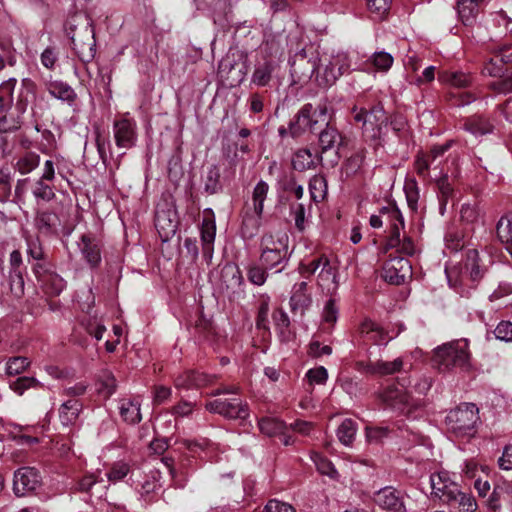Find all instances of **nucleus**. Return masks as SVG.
Listing matches in <instances>:
<instances>
[{
    "mask_svg": "<svg viewBox=\"0 0 512 512\" xmlns=\"http://www.w3.org/2000/svg\"><path fill=\"white\" fill-rule=\"evenodd\" d=\"M16 84L17 80L10 78L0 85V112H5L0 118V132L4 135L20 128L22 115L36 100V84L31 79H22L15 96Z\"/></svg>",
    "mask_w": 512,
    "mask_h": 512,
    "instance_id": "f257e3e1",
    "label": "nucleus"
},
{
    "mask_svg": "<svg viewBox=\"0 0 512 512\" xmlns=\"http://www.w3.org/2000/svg\"><path fill=\"white\" fill-rule=\"evenodd\" d=\"M470 360L469 342L465 338L444 343L433 350L432 363L440 372L454 368L469 370Z\"/></svg>",
    "mask_w": 512,
    "mask_h": 512,
    "instance_id": "f03ea898",
    "label": "nucleus"
},
{
    "mask_svg": "<svg viewBox=\"0 0 512 512\" xmlns=\"http://www.w3.org/2000/svg\"><path fill=\"white\" fill-rule=\"evenodd\" d=\"M289 238L285 233H265L260 239V262L281 272L289 260Z\"/></svg>",
    "mask_w": 512,
    "mask_h": 512,
    "instance_id": "7ed1b4c3",
    "label": "nucleus"
},
{
    "mask_svg": "<svg viewBox=\"0 0 512 512\" xmlns=\"http://www.w3.org/2000/svg\"><path fill=\"white\" fill-rule=\"evenodd\" d=\"M328 109L326 105L313 107L312 104H305L289 124V132L292 137H298L306 131L314 132L322 126L327 125Z\"/></svg>",
    "mask_w": 512,
    "mask_h": 512,
    "instance_id": "20e7f679",
    "label": "nucleus"
},
{
    "mask_svg": "<svg viewBox=\"0 0 512 512\" xmlns=\"http://www.w3.org/2000/svg\"><path fill=\"white\" fill-rule=\"evenodd\" d=\"M479 420L478 408L473 403H464L449 411L445 417L448 431L456 437L470 435Z\"/></svg>",
    "mask_w": 512,
    "mask_h": 512,
    "instance_id": "39448f33",
    "label": "nucleus"
},
{
    "mask_svg": "<svg viewBox=\"0 0 512 512\" xmlns=\"http://www.w3.org/2000/svg\"><path fill=\"white\" fill-rule=\"evenodd\" d=\"M382 213L387 215L390 221V236L387 239V248H397L402 254L414 255L417 251L414 241L406 236L401 238L404 220L400 210L395 205H389L382 208Z\"/></svg>",
    "mask_w": 512,
    "mask_h": 512,
    "instance_id": "423d86ee",
    "label": "nucleus"
},
{
    "mask_svg": "<svg viewBox=\"0 0 512 512\" xmlns=\"http://www.w3.org/2000/svg\"><path fill=\"white\" fill-rule=\"evenodd\" d=\"M352 61L348 53L337 52L332 54L324 64L322 72H318L315 77L316 82L321 87L333 85L342 75L351 71Z\"/></svg>",
    "mask_w": 512,
    "mask_h": 512,
    "instance_id": "0eeeda50",
    "label": "nucleus"
},
{
    "mask_svg": "<svg viewBox=\"0 0 512 512\" xmlns=\"http://www.w3.org/2000/svg\"><path fill=\"white\" fill-rule=\"evenodd\" d=\"M352 114L357 123H362L363 131L371 133L372 138H378L382 128L387 125L386 113L380 105L372 107L369 111L354 106Z\"/></svg>",
    "mask_w": 512,
    "mask_h": 512,
    "instance_id": "6e6552de",
    "label": "nucleus"
},
{
    "mask_svg": "<svg viewBox=\"0 0 512 512\" xmlns=\"http://www.w3.org/2000/svg\"><path fill=\"white\" fill-rule=\"evenodd\" d=\"M318 62L319 58L316 54L308 56L304 49L296 53L290 61L294 82H305L311 79L315 73L317 75L318 72H321Z\"/></svg>",
    "mask_w": 512,
    "mask_h": 512,
    "instance_id": "1a4fd4ad",
    "label": "nucleus"
},
{
    "mask_svg": "<svg viewBox=\"0 0 512 512\" xmlns=\"http://www.w3.org/2000/svg\"><path fill=\"white\" fill-rule=\"evenodd\" d=\"M33 272L46 294L57 296L64 290L66 282L51 269L50 264L38 262L33 266Z\"/></svg>",
    "mask_w": 512,
    "mask_h": 512,
    "instance_id": "9d476101",
    "label": "nucleus"
},
{
    "mask_svg": "<svg viewBox=\"0 0 512 512\" xmlns=\"http://www.w3.org/2000/svg\"><path fill=\"white\" fill-rule=\"evenodd\" d=\"M206 409L229 419H245L249 415L247 403L237 397L209 401Z\"/></svg>",
    "mask_w": 512,
    "mask_h": 512,
    "instance_id": "9b49d317",
    "label": "nucleus"
},
{
    "mask_svg": "<svg viewBox=\"0 0 512 512\" xmlns=\"http://www.w3.org/2000/svg\"><path fill=\"white\" fill-rule=\"evenodd\" d=\"M113 136L116 146L121 149H130L137 142V124L136 121L123 115L113 123Z\"/></svg>",
    "mask_w": 512,
    "mask_h": 512,
    "instance_id": "f8f14e48",
    "label": "nucleus"
},
{
    "mask_svg": "<svg viewBox=\"0 0 512 512\" xmlns=\"http://www.w3.org/2000/svg\"><path fill=\"white\" fill-rule=\"evenodd\" d=\"M381 401L389 408L403 414H409L411 411V396L403 384L390 385L386 387L379 395Z\"/></svg>",
    "mask_w": 512,
    "mask_h": 512,
    "instance_id": "ddd939ff",
    "label": "nucleus"
},
{
    "mask_svg": "<svg viewBox=\"0 0 512 512\" xmlns=\"http://www.w3.org/2000/svg\"><path fill=\"white\" fill-rule=\"evenodd\" d=\"M412 275V266L408 259L403 257H393L387 260L382 268V278L394 285L405 282Z\"/></svg>",
    "mask_w": 512,
    "mask_h": 512,
    "instance_id": "4468645a",
    "label": "nucleus"
},
{
    "mask_svg": "<svg viewBox=\"0 0 512 512\" xmlns=\"http://www.w3.org/2000/svg\"><path fill=\"white\" fill-rule=\"evenodd\" d=\"M155 227L163 242L172 238L178 228L176 211L171 207L158 206L155 213Z\"/></svg>",
    "mask_w": 512,
    "mask_h": 512,
    "instance_id": "2eb2a0df",
    "label": "nucleus"
},
{
    "mask_svg": "<svg viewBox=\"0 0 512 512\" xmlns=\"http://www.w3.org/2000/svg\"><path fill=\"white\" fill-rule=\"evenodd\" d=\"M41 477L33 467H22L14 473L13 490L17 496L34 491L40 485Z\"/></svg>",
    "mask_w": 512,
    "mask_h": 512,
    "instance_id": "dca6fc26",
    "label": "nucleus"
},
{
    "mask_svg": "<svg viewBox=\"0 0 512 512\" xmlns=\"http://www.w3.org/2000/svg\"><path fill=\"white\" fill-rule=\"evenodd\" d=\"M373 501L384 510L402 512L405 509L403 496L391 486L381 488L375 492Z\"/></svg>",
    "mask_w": 512,
    "mask_h": 512,
    "instance_id": "f3484780",
    "label": "nucleus"
},
{
    "mask_svg": "<svg viewBox=\"0 0 512 512\" xmlns=\"http://www.w3.org/2000/svg\"><path fill=\"white\" fill-rule=\"evenodd\" d=\"M430 485L432 488V496L438 498L444 504L459 488L458 485L451 480L447 471H440L430 476Z\"/></svg>",
    "mask_w": 512,
    "mask_h": 512,
    "instance_id": "a211bd4d",
    "label": "nucleus"
},
{
    "mask_svg": "<svg viewBox=\"0 0 512 512\" xmlns=\"http://www.w3.org/2000/svg\"><path fill=\"white\" fill-rule=\"evenodd\" d=\"M394 62L392 55L385 51L374 52L365 62L355 66L353 70H359L366 73L382 72L390 70Z\"/></svg>",
    "mask_w": 512,
    "mask_h": 512,
    "instance_id": "6ab92c4d",
    "label": "nucleus"
},
{
    "mask_svg": "<svg viewBox=\"0 0 512 512\" xmlns=\"http://www.w3.org/2000/svg\"><path fill=\"white\" fill-rule=\"evenodd\" d=\"M204 213L205 216L201 226L202 250L204 257L211 259L216 235V223L211 209H206Z\"/></svg>",
    "mask_w": 512,
    "mask_h": 512,
    "instance_id": "aec40b11",
    "label": "nucleus"
},
{
    "mask_svg": "<svg viewBox=\"0 0 512 512\" xmlns=\"http://www.w3.org/2000/svg\"><path fill=\"white\" fill-rule=\"evenodd\" d=\"M244 279L240 268L235 263H227L221 269V287L234 295L242 291Z\"/></svg>",
    "mask_w": 512,
    "mask_h": 512,
    "instance_id": "412c9836",
    "label": "nucleus"
},
{
    "mask_svg": "<svg viewBox=\"0 0 512 512\" xmlns=\"http://www.w3.org/2000/svg\"><path fill=\"white\" fill-rule=\"evenodd\" d=\"M503 503L512 507V482L506 480L495 483L493 492L487 500V505L492 510L499 509Z\"/></svg>",
    "mask_w": 512,
    "mask_h": 512,
    "instance_id": "4be33fe9",
    "label": "nucleus"
},
{
    "mask_svg": "<svg viewBox=\"0 0 512 512\" xmlns=\"http://www.w3.org/2000/svg\"><path fill=\"white\" fill-rule=\"evenodd\" d=\"M307 289L308 284L306 281H301L293 285L289 303L294 313L299 312L302 315L311 305L312 298Z\"/></svg>",
    "mask_w": 512,
    "mask_h": 512,
    "instance_id": "5701e85b",
    "label": "nucleus"
},
{
    "mask_svg": "<svg viewBox=\"0 0 512 512\" xmlns=\"http://www.w3.org/2000/svg\"><path fill=\"white\" fill-rule=\"evenodd\" d=\"M82 409L83 404L77 398H71L64 401L58 409V416L61 424L67 427L75 425Z\"/></svg>",
    "mask_w": 512,
    "mask_h": 512,
    "instance_id": "b1692460",
    "label": "nucleus"
},
{
    "mask_svg": "<svg viewBox=\"0 0 512 512\" xmlns=\"http://www.w3.org/2000/svg\"><path fill=\"white\" fill-rule=\"evenodd\" d=\"M83 258L91 268H96L101 262V250L98 242L88 235H82L78 243Z\"/></svg>",
    "mask_w": 512,
    "mask_h": 512,
    "instance_id": "393cba45",
    "label": "nucleus"
},
{
    "mask_svg": "<svg viewBox=\"0 0 512 512\" xmlns=\"http://www.w3.org/2000/svg\"><path fill=\"white\" fill-rule=\"evenodd\" d=\"M446 505L452 512H475L477 503L471 494L464 493L458 488L453 495L446 499Z\"/></svg>",
    "mask_w": 512,
    "mask_h": 512,
    "instance_id": "a878e982",
    "label": "nucleus"
},
{
    "mask_svg": "<svg viewBox=\"0 0 512 512\" xmlns=\"http://www.w3.org/2000/svg\"><path fill=\"white\" fill-rule=\"evenodd\" d=\"M24 284L22 270H10L8 278L2 284L1 295L20 299L24 295Z\"/></svg>",
    "mask_w": 512,
    "mask_h": 512,
    "instance_id": "bb28decb",
    "label": "nucleus"
},
{
    "mask_svg": "<svg viewBox=\"0 0 512 512\" xmlns=\"http://www.w3.org/2000/svg\"><path fill=\"white\" fill-rule=\"evenodd\" d=\"M481 5L482 3L478 0H458L456 8L459 20L465 26L473 25L476 22Z\"/></svg>",
    "mask_w": 512,
    "mask_h": 512,
    "instance_id": "cd10ccee",
    "label": "nucleus"
},
{
    "mask_svg": "<svg viewBox=\"0 0 512 512\" xmlns=\"http://www.w3.org/2000/svg\"><path fill=\"white\" fill-rule=\"evenodd\" d=\"M360 333L374 344H387L393 336L388 334L375 322L365 319L360 325Z\"/></svg>",
    "mask_w": 512,
    "mask_h": 512,
    "instance_id": "c85d7f7f",
    "label": "nucleus"
},
{
    "mask_svg": "<svg viewBox=\"0 0 512 512\" xmlns=\"http://www.w3.org/2000/svg\"><path fill=\"white\" fill-rule=\"evenodd\" d=\"M141 403L138 399L124 398L119 401V413L122 419L129 424H137L141 421Z\"/></svg>",
    "mask_w": 512,
    "mask_h": 512,
    "instance_id": "c756f323",
    "label": "nucleus"
},
{
    "mask_svg": "<svg viewBox=\"0 0 512 512\" xmlns=\"http://www.w3.org/2000/svg\"><path fill=\"white\" fill-rule=\"evenodd\" d=\"M325 128L319 134V146L321 150V154L339 148L342 144V136L340 132L332 125H330L329 120L327 121V125H324Z\"/></svg>",
    "mask_w": 512,
    "mask_h": 512,
    "instance_id": "7c9ffc66",
    "label": "nucleus"
},
{
    "mask_svg": "<svg viewBox=\"0 0 512 512\" xmlns=\"http://www.w3.org/2000/svg\"><path fill=\"white\" fill-rule=\"evenodd\" d=\"M321 159V156H314L310 149L301 148L294 153L292 166L295 170L306 171L315 168Z\"/></svg>",
    "mask_w": 512,
    "mask_h": 512,
    "instance_id": "2f4dec72",
    "label": "nucleus"
},
{
    "mask_svg": "<svg viewBox=\"0 0 512 512\" xmlns=\"http://www.w3.org/2000/svg\"><path fill=\"white\" fill-rule=\"evenodd\" d=\"M496 234L498 240L505 245L512 256V213L504 214L497 222Z\"/></svg>",
    "mask_w": 512,
    "mask_h": 512,
    "instance_id": "473e14b6",
    "label": "nucleus"
},
{
    "mask_svg": "<svg viewBox=\"0 0 512 512\" xmlns=\"http://www.w3.org/2000/svg\"><path fill=\"white\" fill-rule=\"evenodd\" d=\"M463 128L475 137H479L492 133L494 125L482 116H472L465 120Z\"/></svg>",
    "mask_w": 512,
    "mask_h": 512,
    "instance_id": "72a5a7b5",
    "label": "nucleus"
},
{
    "mask_svg": "<svg viewBox=\"0 0 512 512\" xmlns=\"http://www.w3.org/2000/svg\"><path fill=\"white\" fill-rule=\"evenodd\" d=\"M103 482V479L100 478L99 475L91 473L83 476L79 481L78 486L81 492L90 493L91 495L96 494L98 498H101L102 494L107 488V486L104 485Z\"/></svg>",
    "mask_w": 512,
    "mask_h": 512,
    "instance_id": "f704fd0d",
    "label": "nucleus"
},
{
    "mask_svg": "<svg viewBox=\"0 0 512 512\" xmlns=\"http://www.w3.org/2000/svg\"><path fill=\"white\" fill-rule=\"evenodd\" d=\"M48 92L51 96L65 101L70 105L74 103L77 98V95L74 89L65 82L62 81H52L48 84Z\"/></svg>",
    "mask_w": 512,
    "mask_h": 512,
    "instance_id": "c9c22d12",
    "label": "nucleus"
},
{
    "mask_svg": "<svg viewBox=\"0 0 512 512\" xmlns=\"http://www.w3.org/2000/svg\"><path fill=\"white\" fill-rule=\"evenodd\" d=\"M404 367L402 358H396L393 361H376L368 366V371L378 375H391L401 371Z\"/></svg>",
    "mask_w": 512,
    "mask_h": 512,
    "instance_id": "e433bc0d",
    "label": "nucleus"
},
{
    "mask_svg": "<svg viewBox=\"0 0 512 512\" xmlns=\"http://www.w3.org/2000/svg\"><path fill=\"white\" fill-rule=\"evenodd\" d=\"M438 80L455 88H465L470 85L472 77L463 72L442 71L438 75Z\"/></svg>",
    "mask_w": 512,
    "mask_h": 512,
    "instance_id": "4c0bfd02",
    "label": "nucleus"
},
{
    "mask_svg": "<svg viewBox=\"0 0 512 512\" xmlns=\"http://www.w3.org/2000/svg\"><path fill=\"white\" fill-rule=\"evenodd\" d=\"M277 185L282 191L293 193L297 199H301L303 197V186L296 183L293 173L283 172L278 177Z\"/></svg>",
    "mask_w": 512,
    "mask_h": 512,
    "instance_id": "58836bf2",
    "label": "nucleus"
},
{
    "mask_svg": "<svg viewBox=\"0 0 512 512\" xmlns=\"http://www.w3.org/2000/svg\"><path fill=\"white\" fill-rule=\"evenodd\" d=\"M129 474H131L130 479H132L134 471L131 470L130 465L125 461H116L110 466L106 477L110 483L115 484L122 481Z\"/></svg>",
    "mask_w": 512,
    "mask_h": 512,
    "instance_id": "ea45409f",
    "label": "nucleus"
},
{
    "mask_svg": "<svg viewBox=\"0 0 512 512\" xmlns=\"http://www.w3.org/2000/svg\"><path fill=\"white\" fill-rule=\"evenodd\" d=\"M275 66L273 61H265L258 64L253 72L252 82L257 86H266L271 80Z\"/></svg>",
    "mask_w": 512,
    "mask_h": 512,
    "instance_id": "a19ab883",
    "label": "nucleus"
},
{
    "mask_svg": "<svg viewBox=\"0 0 512 512\" xmlns=\"http://www.w3.org/2000/svg\"><path fill=\"white\" fill-rule=\"evenodd\" d=\"M331 282L333 284V291L338 288V273L337 269L331 265L329 258L327 257L318 273V284L322 287L328 285Z\"/></svg>",
    "mask_w": 512,
    "mask_h": 512,
    "instance_id": "79ce46f5",
    "label": "nucleus"
},
{
    "mask_svg": "<svg viewBox=\"0 0 512 512\" xmlns=\"http://www.w3.org/2000/svg\"><path fill=\"white\" fill-rule=\"evenodd\" d=\"M47 182L39 178L33 185L32 194L37 204L47 203L55 198L54 188Z\"/></svg>",
    "mask_w": 512,
    "mask_h": 512,
    "instance_id": "37998d69",
    "label": "nucleus"
},
{
    "mask_svg": "<svg viewBox=\"0 0 512 512\" xmlns=\"http://www.w3.org/2000/svg\"><path fill=\"white\" fill-rule=\"evenodd\" d=\"M116 379L114 375L108 371L103 370L98 378L97 391L104 398H109L116 391Z\"/></svg>",
    "mask_w": 512,
    "mask_h": 512,
    "instance_id": "c03bdc74",
    "label": "nucleus"
},
{
    "mask_svg": "<svg viewBox=\"0 0 512 512\" xmlns=\"http://www.w3.org/2000/svg\"><path fill=\"white\" fill-rule=\"evenodd\" d=\"M268 191L269 185L263 180H260L254 187L252 193V207L255 214L262 215L264 201L267 198Z\"/></svg>",
    "mask_w": 512,
    "mask_h": 512,
    "instance_id": "a18cd8bd",
    "label": "nucleus"
},
{
    "mask_svg": "<svg viewBox=\"0 0 512 512\" xmlns=\"http://www.w3.org/2000/svg\"><path fill=\"white\" fill-rule=\"evenodd\" d=\"M40 163V156L34 152H26L19 156L16 161L15 168L21 174H28L38 167Z\"/></svg>",
    "mask_w": 512,
    "mask_h": 512,
    "instance_id": "49530a36",
    "label": "nucleus"
},
{
    "mask_svg": "<svg viewBox=\"0 0 512 512\" xmlns=\"http://www.w3.org/2000/svg\"><path fill=\"white\" fill-rule=\"evenodd\" d=\"M309 191L313 201H322L327 193V182L325 177L322 175L313 176L309 182Z\"/></svg>",
    "mask_w": 512,
    "mask_h": 512,
    "instance_id": "de8ad7c7",
    "label": "nucleus"
},
{
    "mask_svg": "<svg viewBox=\"0 0 512 512\" xmlns=\"http://www.w3.org/2000/svg\"><path fill=\"white\" fill-rule=\"evenodd\" d=\"M311 459L316 466L317 471L322 475H327L331 479L338 478V472L330 460L319 453H313Z\"/></svg>",
    "mask_w": 512,
    "mask_h": 512,
    "instance_id": "09e8293b",
    "label": "nucleus"
},
{
    "mask_svg": "<svg viewBox=\"0 0 512 512\" xmlns=\"http://www.w3.org/2000/svg\"><path fill=\"white\" fill-rule=\"evenodd\" d=\"M261 217L262 215L255 213L254 215L246 214L244 216L241 227V233L244 238L251 239L257 234L261 225Z\"/></svg>",
    "mask_w": 512,
    "mask_h": 512,
    "instance_id": "8fccbe9b",
    "label": "nucleus"
},
{
    "mask_svg": "<svg viewBox=\"0 0 512 512\" xmlns=\"http://www.w3.org/2000/svg\"><path fill=\"white\" fill-rule=\"evenodd\" d=\"M357 431L356 423L351 419H345L337 430V436L341 443L350 445Z\"/></svg>",
    "mask_w": 512,
    "mask_h": 512,
    "instance_id": "3c124183",
    "label": "nucleus"
},
{
    "mask_svg": "<svg viewBox=\"0 0 512 512\" xmlns=\"http://www.w3.org/2000/svg\"><path fill=\"white\" fill-rule=\"evenodd\" d=\"M161 473L158 469L149 471L147 478L141 483L140 493L141 495H149L156 492L161 488L160 483Z\"/></svg>",
    "mask_w": 512,
    "mask_h": 512,
    "instance_id": "603ef678",
    "label": "nucleus"
},
{
    "mask_svg": "<svg viewBox=\"0 0 512 512\" xmlns=\"http://www.w3.org/2000/svg\"><path fill=\"white\" fill-rule=\"evenodd\" d=\"M10 388L18 395H23L30 388H41L42 384L34 377H19L10 383Z\"/></svg>",
    "mask_w": 512,
    "mask_h": 512,
    "instance_id": "864d4df0",
    "label": "nucleus"
},
{
    "mask_svg": "<svg viewBox=\"0 0 512 512\" xmlns=\"http://www.w3.org/2000/svg\"><path fill=\"white\" fill-rule=\"evenodd\" d=\"M504 57L499 55V53L495 54L492 58L489 59L484 65L483 74L491 76V77H501L504 74V66H503Z\"/></svg>",
    "mask_w": 512,
    "mask_h": 512,
    "instance_id": "5fc2aeb1",
    "label": "nucleus"
},
{
    "mask_svg": "<svg viewBox=\"0 0 512 512\" xmlns=\"http://www.w3.org/2000/svg\"><path fill=\"white\" fill-rule=\"evenodd\" d=\"M259 429L263 434L267 436H275L282 433L284 429V423L274 418H263L259 421Z\"/></svg>",
    "mask_w": 512,
    "mask_h": 512,
    "instance_id": "6e6d98bb",
    "label": "nucleus"
},
{
    "mask_svg": "<svg viewBox=\"0 0 512 512\" xmlns=\"http://www.w3.org/2000/svg\"><path fill=\"white\" fill-rule=\"evenodd\" d=\"M30 365L27 357L16 356L8 359L6 363V373L8 375H18L26 370Z\"/></svg>",
    "mask_w": 512,
    "mask_h": 512,
    "instance_id": "4d7b16f0",
    "label": "nucleus"
},
{
    "mask_svg": "<svg viewBox=\"0 0 512 512\" xmlns=\"http://www.w3.org/2000/svg\"><path fill=\"white\" fill-rule=\"evenodd\" d=\"M220 172L217 166H211L206 174L204 189L209 194H215L220 189Z\"/></svg>",
    "mask_w": 512,
    "mask_h": 512,
    "instance_id": "13d9d810",
    "label": "nucleus"
},
{
    "mask_svg": "<svg viewBox=\"0 0 512 512\" xmlns=\"http://www.w3.org/2000/svg\"><path fill=\"white\" fill-rule=\"evenodd\" d=\"M433 162L426 156L425 153L419 152L414 161V169L417 175L423 179L429 176V167Z\"/></svg>",
    "mask_w": 512,
    "mask_h": 512,
    "instance_id": "bf43d9fd",
    "label": "nucleus"
},
{
    "mask_svg": "<svg viewBox=\"0 0 512 512\" xmlns=\"http://www.w3.org/2000/svg\"><path fill=\"white\" fill-rule=\"evenodd\" d=\"M266 269L263 265H251L247 272L248 280L255 285H263L267 279Z\"/></svg>",
    "mask_w": 512,
    "mask_h": 512,
    "instance_id": "052dcab7",
    "label": "nucleus"
},
{
    "mask_svg": "<svg viewBox=\"0 0 512 512\" xmlns=\"http://www.w3.org/2000/svg\"><path fill=\"white\" fill-rule=\"evenodd\" d=\"M326 258V255H320L312 259L308 263H301L299 266L300 273L305 276L315 274L318 270H320Z\"/></svg>",
    "mask_w": 512,
    "mask_h": 512,
    "instance_id": "680f3d73",
    "label": "nucleus"
},
{
    "mask_svg": "<svg viewBox=\"0 0 512 512\" xmlns=\"http://www.w3.org/2000/svg\"><path fill=\"white\" fill-rule=\"evenodd\" d=\"M339 309L334 299H329L323 308L322 318L327 324L334 325L338 319Z\"/></svg>",
    "mask_w": 512,
    "mask_h": 512,
    "instance_id": "e2e57ef3",
    "label": "nucleus"
},
{
    "mask_svg": "<svg viewBox=\"0 0 512 512\" xmlns=\"http://www.w3.org/2000/svg\"><path fill=\"white\" fill-rule=\"evenodd\" d=\"M479 254L475 249H470L467 252V265L470 266V276L473 280H477L482 276V271L478 264Z\"/></svg>",
    "mask_w": 512,
    "mask_h": 512,
    "instance_id": "0e129e2a",
    "label": "nucleus"
},
{
    "mask_svg": "<svg viewBox=\"0 0 512 512\" xmlns=\"http://www.w3.org/2000/svg\"><path fill=\"white\" fill-rule=\"evenodd\" d=\"M41 64L49 69L53 70L58 61V51L55 47L49 46L41 53L40 56Z\"/></svg>",
    "mask_w": 512,
    "mask_h": 512,
    "instance_id": "69168bd1",
    "label": "nucleus"
},
{
    "mask_svg": "<svg viewBox=\"0 0 512 512\" xmlns=\"http://www.w3.org/2000/svg\"><path fill=\"white\" fill-rule=\"evenodd\" d=\"M366 2L371 13L382 17L389 11L392 0H366Z\"/></svg>",
    "mask_w": 512,
    "mask_h": 512,
    "instance_id": "338daca9",
    "label": "nucleus"
},
{
    "mask_svg": "<svg viewBox=\"0 0 512 512\" xmlns=\"http://www.w3.org/2000/svg\"><path fill=\"white\" fill-rule=\"evenodd\" d=\"M265 512H296V509L286 503L277 499H271L264 507Z\"/></svg>",
    "mask_w": 512,
    "mask_h": 512,
    "instance_id": "774afa93",
    "label": "nucleus"
}]
</instances>
